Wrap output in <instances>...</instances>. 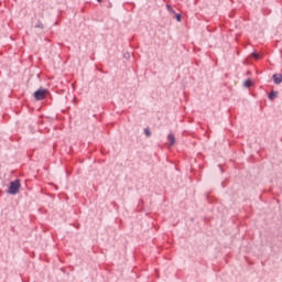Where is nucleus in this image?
<instances>
[{
  "label": "nucleus",
  "mask_w": 282,
  "mask_h": 282,
  "mask_svg": "<svg viewBox=\"0 0 282 282\" xmlns=\"http://www.w3.org/2000/svg\"><path fill=\"white\" fill-rule=\"evenodd\" d=\"M20 188H21V183H20V181H12V182L10 183V187H9V189H8V193H9L10 195H15V194H18V193L20 192Z\"/></svg>",
  "instance_id": "obj_1"
},
{
  "label": "nucleus",
  "mask_w": 282,
  "mask_h": 282,
  "mask_svg": "<svg viewBox=\"0 0 282 282\" xmlns=\"http://www.w3.org/2000/svg\"><path fill=\"white\" fill-rule=\"evenodd\" d=\"M35 100H44L46 98V89H37L34 93Z\"/></svg>",
  "instance_id": "obj_2"
},
{
  "label": "nucleus",
  "mask_w": 282,
  "mask_h": 282,
  "mask_svg": "<svg viewBox=\"0 0 282 282\" xmlns=\"http://www.w3.org/2000/svg\"><path fill=\"white\" fill-rule=\"evenodd\" d=\"M274 84L279 85L282 83V75L281 74H274L273 75Z\"/></svg>",
  "instance_id": "obj_3"
},
{
  "label": "nucleus",
  "mask_w": 282,
  "mask_h": 282,
  "mask_svg": "<svg viewBox=\"0 0 282 282\" xmlns=\"http://www.w3.org/2000/svg\"><path fill=\"white\" fill-rule=\"evenodd\" d=\"M167 140L170 141V145H174V144H175V141H176L175 134L170 133V134L167 135Z\"/></svg>",
  "instance_id": "obj_4"
},
{
  "label": "nucleus",
  "mask_w": 282,
  "mask_h": 282,
  "mask_svg": "<svg viewBox=\"0 0 282 282\" xmlns=\"http://www.w3.org/2000/svg\"><path fill=\"white\" fill-rule=\"evenodd\" d=\"M144 133H145V135H147L148 138H150V137L152 135V132H151L150 128H145V129H144Z\"/></svg>",
  "instance_id": "obj_5"
},
{
  "label": "nucleus",
  "mask_w": 282,
  "mask_h": 282,
  "mask_svg": "<svg viewBox=\"0 0 282 282\" xmlns=\"http://www.w3.org/2000/svg\"><path fill=\"white\" fill-rule=\"evenodd\" d=\"M251 85H252L251 79H247V80L245 82V87L249 88V87H251Z\"/></svg>",
  "instance_id": "obj_6"
},
{
  "label": "nucleus",
  "mask_w": 282,
  "mask_h": 282,
  "mask_svg": "<svg viewBox=\"0 0 282 282\" xmlns=\"http://www.w3.org/2000/svg\"><path fill=\"white\" fill-rule=\"evenodd\" d=\"M274 98H276V93L271 91V94L269 95V99L273 100Z\"/></svg>",
  "instance_id": "obj_7"
},
{
  "label": "nucleus",
  "mask_w": 282,
  "mask_h": 282,
  "mask_svg": "<svg viewBox=\"0 0 282 282\" xmlns=\"http://www.w3.org/2000/svg\"><path fill=\"white\" fill-rule=\"evenodd\" d=\"M252 56L256 58V59H259L260 58V55L258 53H252Z\"/></svg>",
  "instance_id": "obj_8"
},
{
  "label": "nucleus",
  "mask_w": 282,
  "mask_h": 282,
  "mask_svg": "<svg viewBox=\"0 0 282 282\" xmlns=\"http://www.w3.org/2000/svg\"><path fill=\"white\" fill-rule=\"evenodd\" d=\"M177 21H178V22L181 21V15H177Z\"/></svg>",
  "instance_id": "obj_9"
},
{
  "label": "nucleus",
  "mask_w": 282,
  "mask_h": 282,
  "mask_svg": "<svg viewBox=\"0 0 282 282\" xmlns=\"http://www.w3.org/2000/svg\"><path fill=\"white\" fill-rule=\"evenodd\" d=\"M39 28H40V29H43V25L41 24V25H39Z\"/></svg>",
  "instance_id": "obj_10"
},
{
  "label": "nucleus",
  "mask_w": 282,
  "mask_h": 282,
  "mask_svg": "<svg viewBox=\"0 0 282 282\" xmlns=\"http://www.w3.org/2000/svg\"><path fill=\"white\" fill-rule=\"evenodd\" d=\"M97 2H102V0H97Z\"/></svg>",
  "instance_id": "obj_11"
}]
</instances>
